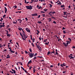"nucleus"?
I'll list each match as a JSON object with an SVG mask.
<instances>
[{
	"label": "nucleus",
	"mask_w": 75,
	"mask_h": 75,
	"mask_svg": "<svg viewBox=\"0 0 75 75\" xmlns=\"http://www.w3.org/2000/svg\"><path fill=\"white\" fill-rule=\"evenodd\" d=\"M25 7L27 9H29V10H31L33 9V7L31 6H26Z\"/></svg>",
	"instance_id": "obj_1"
},
{
	"label": "nucleus",
	"mask_w": 75,
	"mask_h": 75,
	"mask_svg": "<svg viewBox=\"0 0 75 75\" xmlns=\"http://www.w3.org/2000/svg\"><path fill=\"white\" fill-rule=\"evenodd\" d=\"M56 12H52L51 11L49 13V15H50V16H52V14H55V13Z\"/></svg>",
	"instance_id": "obj_2"
},
{
	"label": "nucleus",
	"mask_w": 75,
	"mask_h": 75,
	"mask_svg": "<svg viewBox=\"0 0 75 75\" xmlns=\"http://www.w3.org/2000/svg\"><path fill=\"white\" fill-rule=\"evenodd\" d=\"M34 53H30L29 54V56L30 58H33V56H34Z\"/></svg>",
	"instance_id": "obj_3"
},
{
	"label": "nucleus",
	"mask_w": 75,
	"mask_h": 75,
	"mask_svg": "<svg viewBox=\"0 0 75 75\" xmlns=\"http://www.w3.org/2000/svg\"><path fill=\"white\" fill-rule=\"evenodd\" d=\"M20 35H21V37H22V40H24V41H25V40H26V39H25L24 38H23V36L22 35V34H21V32L20 33Z\"/></svg>",
	"instance_id": "obj_4"
},
{
	"label": "nucleus",
	"mask_w": 75,
	"mask_h": 75,
	"mask_svg": "<svg viewBox=\"0 0 75 75\" xmlns=\"http://www.w3.org/2000/svg\"><path fill=\"white\" fill-rule=\"evenodd\" d=\"M60 66H61L62 67H65L66 65H65V63H63V64H61Z\"/></svg>",
	"instance_id": "obj_5"
},
{
	"label": "nucleus",
	"mask_w": 75,
	"mask_h": 75,
	"mask_svg": "<svg viewBox=\"0 0 75 75\" xmlns=\"http://www.w3.org/2000/svg\"><path fill=\"white\" fill-rule=\"evenodd\" d=\"M26 30L27 32L30 33V30L28 29V28H26Z\"/></svg>",
	"instance_id": "obj_6"
},
{
	"label": "nucleus",
	"mask_w": 75,
	"mask_h": 75,
	"mask_svg": "<svg viewBox=\"0 0 75 75\" xmlns=\"http://www.w3.org/2000/svg\"><path fill=\"white\" fill-rule=\"evenodd\" d=\"M31 15L32 16H36L38 15V14H37V13H35L34 14H32Z\"/></svg>",
	"instance_id": "obj_7"
},
{
	"label": "nucleus",
	"mask_w": 75,
	"mask_h": 75,
	"mask_svg": "<svg viewBox=\"0 0 75 75\" xmlns=\"http://www.w3.org/2000/svg\"><path fill=\"white\" fill-rule=\"evenodd\" d=\"M31 1H33V2H37L38 1V0H31Z\"/></svg>",
	"instance_id": "obj_8"
},
{
	"label": "nucleus",
	"mask_w": 75,
	"mask_h": 75,
	"mask_svg": "<svg viewBox=\"0 0 75 75\" xmlns=\"http://www.w3.org/2000/svg\"><path fill=\"white\" fill-rule=\"evenodd\" d=\"M5 13H7V8L6 7H5Z\"/></svg>",
	"instance_id": "obj_9"
},
{
	"label": "nucleus",
	"mask_w": 75,
	"mask_h": 75,
	"mask_svg": "<svg viewBox=\"0 0 75 75\" xmlns=\"http://www.w3.org/2000/svg\"><path fill=\"white\" fill-rule=\"evenodd\" d=\"M63 13H64V15H67V14H66V13H67V12H64Z\"/></svg>",
	"instance_id": "obj_10"
},
{
	"label": "nucleus",
	"mask_w": 75,
	"mask_h": 75,
	"mask_svg": "<svg viewBox=\"0 0 75 75\" xmlns=\"http://www.w3.org/2000/svg\"><path fill=\"white\" fill-rule=\"evenodd\" d=\"M23 36L24 37L25 39H26V38H27V37L26 36V35H23Z\"/></svg>",
	"instance_id": "obj_11"
},
{
	"label": "nucleus",
	"mask_w": 75,
	"mask_h": 75,
	"mask_svg": "<svg viewBox=\"0 0 75 75\" xmlns=\"http://www.w3.org/2000/svg\"><path fill=\"white\" fill-rule=\"evenodd\" d=\"M7 37H10V36H11V35L10 34H6Z\"/></svg>",
	"instance_id": "obj_12"
},
{
	"label": "nucleus",
	"mask_w": 75,
	"mask_h": 75,
	"mask_svg": "<svg viewBox=\"0 0 75 75\" xmlns=\"http://www.w3.org/2000/svg\"><path fill=\"white\" fill-rule=\"evenodd\" d=\"M11 70L12 71H13V72L14 74H16V71L13 69H12Z\"/></svg>",
	"instance_id": "obj_13"
},
{
	"label": "nucleus",
	"mask_w": 75,
	"mask_h": 75,
	"mask_svg": "<svg viewBox=\"0 0 75 75\" xmlns=\"http://www.w3.org/2000/svg\"><path fill=\"white\" fill-rule=\"evenodd\" d=\"M58 5H61V2L59 1L58 3L57 4Z\"/></svg>",
	"instance_id": "obj_14"
},
{
	"label": "nucleus",
	"mask_w": 75,
	"mask_h": 75,
	"mask_svg": "<svg viewBox=\"0 0 75 75\" xmlns=\"http://www.w3.org/2000/svg\"><path fill=\"white\" fill-rule=\"evenodd\" d=\"M63 44H64V46H65V47H67V44H66V43H63Z\"/></svg>",
	"instance_id": "obj_15"
},
{
	"label": "nucleus",
	"mask_w": 75,
	"mask_h": 75,
	"mask_svg": "<svg viewBox=\"0 0 75 75\" xmlns=\"http://www.w3.org/2000/svg\"><path fill=\"white\" fill-rule=\"evenodd\" d=\"M18 29L19 30H20V31H21V30H22V29H23L21 28H18Z\"/></svg>",
	"instance_id": "obj_16"
},
{
	"label": "nucleus",
	"mask_w": 75,
	"mask_h": 75,
	"mask_svg": "<svg viewBox=\"0 0 75 75\" xmlns=\"http://www.w3.org/2000/svg\"><path fill=\"white\" fill-rule=\"evenodd\" d=\"M31 62H32V61H31V60H30L28 62V64H31Z\"/></svg>",
	"instance_id": "obj_17"
},
{
	"label": "nucleus",
	"mask_w": 75,
	"mask_h": 75,
	"mask_svg": "<svg viewBox=\"0 0 75 75\" xmlns=\"http://www.w3.org/2000/svg\"><path fill=\"white\" fill-rule=\"evenodd\" d=\"M43 10L44 11H47V10H48V9H43Z\"/></svg>",
	"instance_id": "obj_18"
},
{
	"label": "nucleus",
	"mask_w": 75,
	"mask_h": 75,
	"mask_svg": "<svg viewBox=\"0 0 75 75\" xmlns=\"http://www.w3.org/2000/svg\"><path fill=\"white\" fill-rule=\"evenodd\" d=\"M44 41L45 42H46L47 41V39L44 40Z\"/></svg>",
	"instance_id": "obj_19"
},
{
	"label": "nucleus",
	"mask_w": 75,
	"mask_h": 75,
	"mask_svg": "<svg viewBox=\"0 0 75 75\" xmlns=\"http://www.w3.org/2000/svg\"><path fill=\"white\" fill-rule=\"evenodd\" d=\"M38 23H39V24H41L42 23V22L41 21H38Z\"/></svg>",
	"instance_id": "obj_20"
},
{
	"label": "nucleus",
	"mask_w": 75,
	"mask_h": 75,
	"mask_svg": "<svg viewBox=\"0 0 75 75\" xmlns=\"http://www.w3.org/2000/svg\"><path fill=\"white\" fill-rule=\"evenodd\" d=\"M5 31H6V34H8V32L7 30H5Z\"/></svg>",
	"instance_id": "obj_21"
},
{
	"label": "nucleus",
	"mask_w": 75,
	"mask_h": 75,
	"mask_svg": "<svg viewBox=\"0 0 75 75\" xmlns=\"http://www.w3.org/2000/svg\"><path fill=\"white\" fill-rule=\"evenodd\" d=\"M6 51H7V50L6 49H5L4 50V52H6Z\"/></svg>",
	"instance_id": "obj_22"
},
{
	"label": "nucleus",
	"mask_w": 75,
	"mask_h": 75,
	"mask_svg": "<svg viewBox=\"0 0 75 75\" xmlns=\"http://www.w3.org/2000/svg\"><path fill=\"white\" fill-rule=\"evenodd\" d=\"M61 7H65V6L64 5H62L61 6Z\"/></svg>",
	"instance_id": "obj_23"
},
{
	"label": "nucleus",
	"mask_w": 75,
	"mask_h": 75,
	"mask_svg": "<svg viewBox=\"0 0 75 75\" xmlns=\"http://www.w3.org/2000/svg\"><path fill=\"white\" fill-rule=\"evenodd\" d=\"M33 71H34V72H35V71H36V70H35V69L34 68H33Z\"/></svg>",
	"instance_id": "obj_24"
},
{
	"label": "nucleus",
	"mask_w": 75,
	"mask_h": 75,
	"mask_svg": "<svg viewBox=\"0 0 75 75\" xmlns=\"http://www.w3.org/2000/svg\"><path fill=\"white\" fill-rule=\"evenodd\" d=\"M50 52H51L48 51L47 53V55H50Z\"/></svg>",
	"instance_id": "obj_25"
},
{
	"label": "nucleus",
	"mask_w": 75,
	"mask_h": 75,
	"mask_svg": "<svg viewBox=\"0 0 75 75\" xmlns=\"http://www.w3.org/2000/svg\"><path fill=\"white\" fill-rule=\"evenodd\" d=\"M2 27H3V25H0V28H2Z\"/></svg>",
	"instance_id": "obj_26"
},
{
	"label": "nucleus",
	"mask_w": 75,
	"mask_h": 75,
	"mask_svg": "<svg viewBox=\"0 0 75 75\" xmlns=\"http://www.w3.org/2000/svg\"><path fill=\"white\" fill-rule=\"evenodd\" d=\"M36 47L37 48H38V50H40V48H39V46H36Z\"/></svg>",
	"instance_id": "obj_27"
},
{
	"label": "nucleus",
	"mask_w": 75,
	"mask_h": 75,
	"mask_svg": "<svg viewBox=\"0 0 75 75\" xmlns=\"http://www.w3.org/2000/svg\"><path fill=\"white\" fill-rule=\"evenodd\" d=\"M10 58V56H7L6 57V59H7V58Z\"/></svg>",
	"instance_id": "obj_28"
},
{
	"label": "nucleus",
	"mask_w": 75,
	"mask_h": 75,
	"mask_svg": "<svg viewBox=\"0 0 75 75\" xmlns=\"http://www.w3.org/2000/svg\"><path fill=\"white\" fill-rule=\"evenodd\" d=\"M37 55V53H36L35 54H34L33 57H35V56H36V55Z\"/></svg>",
	"instance_id": "obj_29"
},
{
	"label": "nucleus",
	"mask_w": 75,
	"mask_h": 75,
	"mask_svg": "<svg viewBox=\"0 0 75 75\" xmlns=\"http://www.w3.org/2000/svg\"><path fill=\"white\" fill-rule=\"evenodd\" d=\"M73 58H74V57H72V56H71L70 59H73Z\"/></svg>",
	"instance_id": "obj_30"
},
{
	"label": "nucleus",
	"mask_w": 75,
	"mask_h": 75,
	"mask_svg": "<svg viewBox=\"0 0 75 75\" xmlns=\"http://www.w3.org/2000/svg\"><path fill=\"white\" fill-rule=\"evenodd\" d=\"M13 7H14L15 8H17V6H13Z\"/></svg>",
	"instance_id": "obj_31"
},
{
	"label": "nucleus",
	"mask_w": 75,
	"mask_h": 75,
	"mask_svg": "<svg viewBox=\"0 0 75 75\" xmlns=\"http://www.w3.org/2000/svg\"><path fill=\"white\" fill-rule=\"evenodd\" d=\"M25 54H28V52H27V51L25 50Z\"/></svg>",
	"instance_id": "obj_32"
},
{
	"label": "nucleus",
	"mask_w": 75,
	"mask_h": 75,
	"mask_svg": "<svg viewBox=\"0 0 75 75\" xmlns=\"http://www.w3.org/2000/svg\"><path fill=\"white\" fill-rule=\"evenodd\" d=\"M58 53L57 52H56V54L55 55H58Z\"/></svg>",
	"instance_id": "obj_33"
},
{
	"label": "nucleus",
	"mask_w": 75,
	"mask_h": 75,
	"mask_svg": "<svg viewBox=\"0 0 75 75\" xmlns=\"http://www.w3.org/2000/svg\"><path fill=\"white\" fill-rule=\"evenodd\" d=\"M63 33H64V34H66V32L65 30H63Z\"/></svg>",
	"instance_id": "obj_34"
},
{
	"label": "nucleus",
	"mask_w": 75,
	"mask_h": 75,
	"mask_svg": "<svg viewBox=\"0 0 75 75\" xmlns=\"http://www.w3.org/2000/svg\"><path fill=\"white\" fill-rule=\"evenodd\" d=\"M49 5L50 6V8L52 7V5H51V4H49Z\"/></svg>",
	"instance_id": "obj_35"
},
{
	"label": "nucleus",
	"mask_w": 75,
	"mask_h": 75,
	"mask_svg": "<svg viewBox=\"0 0 75 75\" xmlns=\"http://www.w3.org/2000/svg\"><path fill=\"white\" fill-rule=\"evenodd\" d=\"M31 45L34 47V44H33V43H31Z\"/></svg>",
	"instance_id": "obj_36"
},
{
	"label": "nucleus",
	"mask_w": 75,
	"mask_h": 75,
	"mask_svg": "<svg viewBox=\"0 0 75 75\" xmlns=\"http://www.w3.org/2000/svg\"><path fill=\"white\" fill-rule=\"evenodd\" d=\"M22 34L23 35H25V32H23Z\"/></svg>",
	"instance_id": "obj_37"
},
{
	"label": "nucleus",
	"mask_w": 75,
	"mask_h": 75,
	"mask_svg": "<svg viewBox=\"0 0 75 75\" xmlns=\"http://www.w3.org/2000/svg\"><path fill=\"white\" fill-rule=\"evenodd\" d=\"M29 51L30 52H32V50H31V48L29 49Z\"/></svg>",
	"instance_id": "obj_38"
},
{
	"label": "nucleus",
	"mask_w": 75,
	"mask_h": 75,
	"mask_svg": "<svg viewBox=\"0 0 75 75\" xmlns=\"http://www.w3.org/2000/svg\"><path fill=\"white\" fill-rule=\"evenodd\" d=\"M42 16H43V17H45V14H43L42 15Z\"/></svg>",
	"instance_id": "obj_39"
},
{
	"label": "nucleus",
	"mask_w": 75,
	"mask_h": 75,
	"mask_svg": "<svg viewBox=\"0 0 75 75\" xmlns=\"http://www.w3.org/2000/svg\"><path fill=\"white\" fill-rule=\"evenodd\" d=\"M35 59H37V57H35L33 59H34V60Z\"/></svg>",
	"instance_id": "obj_40"
},
{
	"label": "nucleus",
	"mask_w": 75,
	"mask_h": 75,
	"mask_svg": "<svg viewBox=\"0 0 75 75\" xmlns=\"http://www.w3.org/2000/svg\"><path fill=\"white\" fill-rule=\"evenodd\" d=\"M40 16H40V15H39L38 16V18H39L40 17Z\"/></svg>",
	"instance_id": "obj_41"
},
{
	"label": "nucleus",
	"mask_w": 75,
	"mask_h": 75,
	"mask_svg": "<svg viewBox=\"0 0 75 75\" xmlns=\"http://www.w3.org/2000/svg\"><path fill=\"white\" fill-rule=\"evenodd\" d=\"M40 13H45V12L43 11H41Z\"/></svg>",
	"instance_id": "obj_42"
},
{
	"label": "nucleus",
	"mask_w": 75,
	"mask_h": 75,
	"mask_svg": "<svg viewBox=\"0 0 75 75\" xmlns=\"http://www.w3.org/2000/svg\"><path fill=\"white\" fill-rule=\"evenodd\" d=\"M13 23L14 24H16V23H17V22H15V21H13Z\"/></svg>",
	"instance_id": "obj_43"
},
{
	"label": "nucleus",
	"mask_w": 75,
	"mask_h": 75,
	"mask_svg": "<svg viewBox=\"0 0 75 75\" xmlns=\"http://www.w3.org/2000/svg\"><path fill=\"white\" fill-rule=\"evenodd\" d=\"M45 45H48V44L47 43H45Z\"/></svg>",
	"instance_id": "obj_44"
},
{
	"label": "nucleus",
	"mask_w": 75,
	"mask_h": 75,
	"mask_svg": "<svg viewBox=\"0 0 75 75\" xmlns=\"http://www.w3.org/2000/svg\"><path fill=\"white\" fill-rule=\"evenodd\" d=\"M1 47H3V45H1V46H0V48H1Z\"/></svg>",
	"instance_id": "obj_45"
},
{
	"label": "nucleus",
	"mask_w": 75,
	"mask_h": 75,
	"mask_svg": "<svg viewBox=\"0 0 75 75\" xmlns=\"http://www.w3.org/2000/svg\"><path fill=\"white\" fill-rule=\"evenodd\" d=\"M32 41L33 42H34V39L32 40Z\"/></svg>",
	"instance_id": "obj_46"
},
{
	"label": "nucleus",
	"mask_w": 75,
	"mask_h": 75,
	"mask_svg": "<svg viewBox=\"0 0 75 75\" xmlns=\"http://www.w3.org/2000/svg\"><path fill=\"white\" fill-rule=\"evenodd\" d=\"M53 23H54V24H56L57 23H56V22L55 21H54L53 22Z\"/></svg>",
	"instance_id": "obj_47"
},
{
	"label": "nucleus",
	"mask_w": 75,
	"mask_h": 75,
	"mask_svg": "<svg viewBox=\"0 0 75 75\" xmlns=\"http://www.w3.org/2000/svg\"><path fill=\"white\" fill-rule=\"evenodd\" d=\"M24 71H25V72H26V73H28V72H27V71H26V70H24Z\"/></svg>",
	"instance_id": "obj_48"
},
{
	"label": "nucleus",
	"mask_w": 75,
	"mask_h": 75,
	"mask_svg": "<svg viewBox=\"0 0 75 75\" xmlns=\"http://www.w3.org/2000/svg\"><path fill=\"white\" fill-rule=\"evenodd\" d=\"M68 40H69L70 41H71V39L70 38H69Z\"/></svg>",
	"instance_id": "obj_49"
},
{
	"label": "nucleus",
	"mask_w": 75,
	"mask_h": 75,
	"mask_svg": "<svg viewBox=\"0 0 75 75\" xmlns=\"http://www.w3.org/2000/svg\"><path fill=\"white\" fill-rule=\"evenodd\" d=\"M40 8H41V6H40L38 8L39 9H40Z\"/></svg>",
	"instance_id": "obj_50"
},
{
	"label": "nucleus",
	"mask_w": 75,
	"mask_h": 75,
	"mask_svg": "<svg viewBox=\"0 0 75 75\" xmlns=\"http://www.w3.org/2000/svg\"><path fill=\"white\" fill-rule=\"evenodd\" d=\"M10 72H11V73H12V74H13L14 73L13 71H10Z\"/></svg>",
	"instance_id": "obj_51"
},
{
	"label": "nucleus",
	"mask_w": 75,
	"mask_h": 75,
	"mask_svg": "<svg viewBox=\"0 0 75 75\" xmlns=\"http://www.w3.org/2000/svg\"><path fill=\"white\" fill-rule=\"evenodd\" d=\"M59 1V0L57 1V2H56V3H58Z\"/></svg>",
	"instance_id": "obj_52"
},
{
	"label": "nucleus",
	"mask_w": 75,
	"mask_h": 75,
	"mask_svg": "<svg viewBox=\"0 0 75 75\" xmlns=\"http://www.w3.org/2000/svg\"><path fill=\"white\" fill-rule=\"evenodd\" d=\"M24 0L25 1L24 3L26 4V3H27V2H26V0Z\"/></svg>",
	"instance_id": "obj_53"
},
{
	"label": "nucleus",
	"mask_w": 75,
	"mask_h": 75,
	"mask_svg": "<svg viewBox=\"0 0 75 75\" xmlns=\"http://www.w3.org/2000/svg\"><path fill=\"white\" fill-rule=\"evenodd\" d=\"M52 53V54H54V51L53 50V52H51Z\"/></svg>",
	"instance_id": "obj_54"
},
{
	"label": "nucleus",
	"mask_w": 75,
	"mask_h": 75,
	"mask_svg": "<svg viewBox=\"0 0 75 75\" xmlns=\"http://www.w3.org/2000/svg\"><path fill=\"white\" fill-rule=\"evenodd\" d=\"M65 72H66V71H64L63 72V74H64V73H65Z\"/></svg>",
	"instance_id": "obj_55"
},
{
	"label": "nucleus",
	"mask_w": 75,
	"mask_h": 75,
	"mask_svg": "<svg viewBox=\"0 0 75 75\" xmlns=\"http://www.w3.org/2000/svg\"><path fill=\"white\" fill-rule=\"evenodd\" d=\"M6 17V15H4L3 16V18H4V17Z\"/></svg>",
	"instance_id": "obj_56"
},
{
	"label": "nucleus",
	"mask_w": 75,
	"mask_h": 75,
	"mask_svg": "<svg viewBox=\"0 0 75 75\" xmlns=\"http://www.w3.org/2000/svg\"><path fill=\"white\" fill-rule=\"evenodd\" d=\"M62 30H65V28L64 27H63L62 28Z\"/></svg>",
	"instance_id": "obj_57"
},
{
	"label": "nucleus",
	"mask_w": 75,
	"mask_h": 75,
	"mask_svg": "<svg viewBox=\"0 0 75 75\" xmlns=\"http://www.w3.org/2000/svg\"><path fill=\"white\" fill-rule=\"evenodd\" d=\"M50 67H51V68H52V67H53V65H52L50 66Z\"/></svg>",
	"instance_id": "obj_58"
},
{
	"label": "nucleus",
	"mask_w": 75,
	"mask_h": 75,
	"mask_svg": "<svg viewBox=\"0 0 75 75\" xmlns=\"http://www.w3.org/2000/svg\"><path fill=\"white\" fill-rule=\"evenodd\" d=\"M31 68H32V67H29L30 69H31Z\"/></svg>",
	"instance_id": "obj_59"
},
{
	"label": "nucleus",
	"mask_w": 75,
	"mask_h": 75,
	"mask_svg": "<svg viewBox=\"0 0 75 75\" xmlns=\"http://www.w3.org/2000/svg\"><path fill=\"white\" fill-rule=\"evenodd\" d=\"M25 20H26V21H27V20H28V19H27V18H25Z\"/></svg>",
	"instance_id": "obj_60"
},
{
	"label": "nucleus",
	"mask_w": 75,
	"mask_h": 75,
	"mask_svg": "<svg viewBox=\"0 0 75 75\" xmlns=\"http://www.w3.org/2000/svg\"><path fill=\"white\" fill-rule=\"evenodd\" d=\"M68 57H69V58H70V57L71 58V55H69Z\"/></svg>",
	"instance_id": "obj_61"
},
{
	"label": "nucleus",
	"mask_w": 75,
	"mask_h": 75,
	"mask_svg": "<svg viewBox=\"0 0 75 75\" xmlns=\"http://www.w3.org/2000/svg\"><path fill=\"white\" fill-rule=\"evenodd\" d=\"M11 41H12V40H10L9 41L10 42H11Z\"/></svg>",
	"instance_id": "obj_62"
},
{
	"label": "nucleus",
	"mask_w": 75,
	"mask_h": 75,
	"mask_svg": "<svg viewBox=\"0 0 75 75\" xmlns=\"http://www.w3.org/2000/svg\"><path fill=\"white\" fill-rule=\"evenodd\" d=\"M10 26H9V25H7V27L8 28Z\"/></svg>",
	"instance_id": "obj_63"
},
{
	"label": "nucleus",
	"mask_w": 75,
	"mask_h": 75,
	"mask_svg": "<svg viewBox=\"0 0 75 75\" xmlns=\"http://www.w3.org/2000/svg\"><path fill=\"white\" fill-rule=\"evenodd\" d=\"M72 48H75V46H73Z\"/></svg>",
	"instance_id": "obj_64"
}]
</instances>
